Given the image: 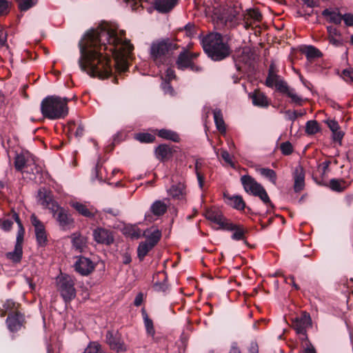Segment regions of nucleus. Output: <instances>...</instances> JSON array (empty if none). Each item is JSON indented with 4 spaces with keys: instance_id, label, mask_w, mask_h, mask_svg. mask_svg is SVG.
<instances>
[{
    "instance_id": "obj_8",
    "label": "nucleus",
    "mask_w": 353,
    "mask_h": 353,
    "mask_svg": "<svg viewBox=\"0 0 353 353\" xmlns=\"http://www.w3.org/2000/svg\"><path fill=\"white\" fill-rule=\"evenodd\" d=\"M14 163L15 169L22 173L34 174L35 171L37 172L34 157L29 152L17 154Z\"/></svg>"
},
{
    "instance_id": "obj_45",
    "label": "nucleus",
    "mask_w": 353,
    "mask_h": 353,
    "mask_svg": "<svg viewBox=\"0 0 353 353\" xmlns=\"http://www.w3.org/2000/svg\"><path fill=\"white\" fill-rule=\"evenodd\" d=\"M12 3L8 0H0V17L6 16L11 10Z\"/></svg>"
},
{
    "instance_id": "obj_41",
    "label": "nucleus",
    "mask_w": 353,
    "mask_h": 353,
    "mask_svg": "<svg viewBox=\"0 0 353 353\" xmlns=\"http://www.w3.org/2000/svg\"><path fill=\"white\" fill-rule=\"evenodd\" d=\"M327 32L329 33V38L330 42L333 43L334 44L339 43L341 37L336 27L332 26H328Z\"/></svg>"
},
{
    "instance_id": "obj_58",
    "label": "nucleus",
    "mask_w": 353,
    "mask_h": 353,
    "mask_svg": "<svg viewBox=\"0 0 353 353\" xmlns=\"http://www.w3.org/2000/svg\"><path fill=\"white\" fill-rule=\"evenodd\" d=\"M303 3L309 8H314L319 6V2L316 0H301Z\"/></svg>"
},
{
    "instance_id": "obj_7",
    "label": "nucleus",
    "mask_w": 353,
    "mask_h": 353,
    "mask_svg": "<svg viewBox=\"0 0 353 353\" xmlns=\"http://www.w3.org/2000/svg\"><path fill=\"white\" fill-rule=\"evenodd\" d=\"M12 219H14V221L17 223L19 228L17 234L14 250L12 252H8L6 254V256L12 261L18 263L22 258L25 229L17 213L13 212L12 214Z\"/></svg>"
},
{
    "instance_id": "obj_39",
    "label": "nucleus",
    "mask_w": 353,
    "mask_h": 353,
    "mask_svg": "<svg viewBox=\"0 0 353 353\" xmlns=\"http://www.w3.org/2000/svg\"><path fill=\"white\" fill-rule=\"evenodd\" d=\"M154 246L147 241H142L139 243L137 248V255L139 259L142 261L148 252L153 249Z\"/></svg>"
},
{
    "instance_id": "obj_24",
    "label": "nucleus",
    "mask_w": 353,
    "mask_h": 353,
    "mask_svg": "<svg viewBox=\"0 0 353 353\" xmlns=\"http://www.w3.org/2000/svg\"><path fill=\"white\" fill-rule=\"evenodd\" d=\"M294 190L296 192L302 191L305 187V171L303 168L299 165L293 172Z\"/></svg>"
},
{
    "instance_id": "obj_50",
    "label": "nucleus",
    "mask_w": 353,
    "mask_h": 353,
    "mask_svg": "<svg viewBox=\"0 0 353 353\" xmlns=\"http://www.w3.org/2000/svg\"><path fill=\"white\" fill-rule=\"evenodd\" d=\"M221 157L226 163L230 164L232 168L234 167V163L232 161V158L228 152H227L225 150H222L221 151Z\"/></svg>"
},
{
    "instance_id": "obj_47",
    "label": "nucleus",
    "mask_w": 353,
    "mask_h": 353,
    "mask_svg": "<svg viewBox=\"0 0 353 353\" xmlns=\"http://www.w3.org/2000/svg\"><path fill=\"white\" fill-rule=\"evenodd\" d=\"M72 244L77 250L82 252L85 247V240L82 236H77L73 239Z\"/></svg>"
},
{
    "instance_id": "obj_19",
    "label": "nucleus",
    "mask_w": 353,
    "mask_h": 353,
    "mask_svg": "<svg viewBox=\"0 0 353 353\" xmlns=\"http://www.w3.org/2000/svg\"><path fill=\"white\" fill-rule=\"evenodd\" d=\"M262 14L258 9H248L246 10L243 14V24L245 29L257 27L259 23L262 21Z\"/></svg>"
},
{
    "instance_id": "obj_1",
    "label": "nucleus",
    "mask_w": 353,
    "mask_h": 353,
    "mask_svg": "<svg viewBox=\"0 0 353 353\" xmlns=\"http://www.w3.org/2000/svg\"><path fill=\"white\" fill-rule=\"evenodd\" d=\"M123 31L119 34L113 30L88 34L85 44H80L81 69L91 77L106 79L112 73L110 57L113 56L116 70L119 72L127 71L134 46L130 41L123 40Z\"/></svg>"
},
{
    "instance_id": "obj_37",
    "label": "nucleus",
    "mask_w": 353,
    "mask_h": 353,
    "mask_svg": "<svg viewBox=\"0 0 353 353\" xmlns=\"http://www.w3.org/2000/svg\"><path fill=\"white\" fill-rule=\"evenodd\" d=\"M302 52L305 55L309 61H312L322 56L321 52L312 46H305L303 49Z\"/></svg>"
},
{
    "instance_id": "obj_62",
    "label": "nucleus",
    "mask_w": 353,
    "mask_h": 353,
    "mask_svg": "<svg viewBox=\"0 0 353 353\" xmlns=\"http://www.w3.org/2000/svg\"><path fill=\"white\" fill-rule=\"evenodd\" d=\"M103 211L113 216H117L120 214V210L117 208H105Z\"/></svg>"
},
{
    "instance_id": "obj_49",
    "label": "nucleus",
    "mask_w": 353,
    "mask_h": 353,
    "mask_svg": "<svg viewBox=\"0 0 353 353\" xmlns=\"http://www.w3.org/2000/svg\"><path fill=\"white\" fill-rule=\"evenodd\" d=\"M341 77L348 83H353V69L347 68L343 70Z\"/></svg>"
},
{
    "instance_id": "obj_29",
    "label": "nucleus",
    "mask_w": 353,
    "mask_h": 353,
    "mask_svg": "<svg viewBox=\"0 0 353 353\" xmlns=\"http://www.w3.org/2000/svg\"><path fill=\"white\" fill-rule=\"evenodd\" d=\"M176 3L177 0H156L154 6L157 10L165 13L170 11Z\"/></svg>"
},
{
    "instance_id": "obj_38",
    "label": "nucleus",
    "mask_w": 353,
    "mask_h": 353,
    "mask_svg": "<svg viewBox=\"0 0 353 353\" xmlns=\"http://www.w3.org/2000/svg\"><path fill=\"white\" fill-rule=\"evenodd\" d=\"M329 187L333 191L341 192L347 188V183L344 179H332L330 181Z\"/></svg>"
},
{
    "instance_id": "obj_48",
    "label": "nucleus",
    "mask_w": 353,
    "mask_h": 353,
    "mask_svg": "<svg viewBox=\"0 0 353 353\" xmlns=\"http://www.w3.org/2000/svg\"><path fill=\"white\" fill-rule=\"evenodd\" d=\"M280 149L282 154L284 155H290L293 152L292 145L289 141L282 143L280 145Z\"/></svg>"
},
{
    "instance_id": "obj_9",
    "label": "nucleus",
    "mask_w": 353,
    "mask_h": 353,
    "mask_svg": "<svg viewBox=\"0 0 353 353\" xmlns=\"http://www.w3.org/2000/svg\"><path fill=\"white\" fill-rule=\"evenodd\" d=\"M57 288L65 302L70 301L76 296L74 279L68 274L57 278Z\"/></svg>"
},
{
    "instance_id": "obj_26",
    "label": "nucleus",
    "mask_w": 353,
    "mask_h": 353,
    "mask_svg": "<svg viewBox=\"0 0 353 353\" xmlns=\"http://www.w3.org/2000/svg\"><path fill=\"white\" fill-rule=\"evenodd\" d=\"M249 97L256 106L266 108L269 105L266 96L259 90H255L253 92L249 93Z\"/></svg>"
},
{
    "instance_id": "obj_52",
    "label": "nucleus",
    "mask_w": 353,
    "mask_h": 353,
    "mask_svg": "<svg viewBox=\"0 0 353 353\" xmlns=\"http://www.w3.org/2000/svg\"><path fill=\"white\" fill-rule=\"evenodd\" d=\"M342 20L344 21L345 25L348 26H353V14L350 13H346L342 15Z\"/></svg>"
},
{
    "instance_id": "obj_15",
    "label": "nucleus",
    "mask_w": 353,
    "mask_h": 353,
    "mask_svg": "<svg viewBox=\"0 0 353 353\" xmlns=\"http://www.w3.org/2000/svg\"><path fill=\"white\" fill-rule=\"evenodd\" d=\"M51 213L63 229L70 228L73 225L74 219L66 210L59 205Z\"/></svg>"
},
{
    "instance_id": "obj_11",
    "label": "nucleus",
    "mask_w": 353,
    "mask_h": 353,
    "mask_svg": "<svg viewBox=\"0 0 353 353\" xmlns=\"http://www.w3.org/2000/svg\"><path fill=\"white\" fill-rule=\"evenodd\" d=\"M205 216L208 220L218 225L220 229H232L230 221L218 209H208L205 212Z\"/></svg>"
},
{
    "instance_id": "obj_18",
    "label": "nucleus",
    "mask_w": 353,
    "mask_h": 353,
    "mask_svg": "<svg viewBox=\"0 0 353 353\" xmlns=\"http://www.w3.org/2000/svg\"><path fill=\"white\" fill-rule=\"evenodd\" d=\"M312 326V319L310 315L303 312L300 316L296 317L293 321V327L296 333L306 336L307 328Z\"/></svg>"
},
{
    "instance_id": "obj_40",
    "label": "nucleus",
    "mask_w": 353,
    "mask_h": 353,
    "mask_svg": "<svg viewBox=\"0 0 353 353\" xmlns=\"http://www.w3.org/2000/svg\"><path fill=\"white\" fill-rule=\"evenodd\" d=\"M142 314H143L144 325H145L147 333L151 336H154L155 331H154L152 320L148 317L145 310H142Z\"/></svg>"
},
{
    "instance_id": "obj_53",
    "label": "nucleus",
    "mask_w": 353,
    "mask_h": 353,
    "mask_svg": "<svg viewBox=\"0 0 353 353\" xmlns=\"http://www.w3.org/2000/svg\"><path fill=\"white\" fill-rule=\"evenodd\" d=\"M7 41V33L3 26L0 25V46H3Z\"/></svg>"
},
{
    "instance_id": "obj_5",
    "label": "nucleus",
    "mask_w": 353,
    "mask_h": 353,
    "mask_svg": "<svg viewBox=\"0 0 353 353\" xmlns=\"http://www.w3.org/2000/svg\"><path fill=\"white\" fill-rule=\"evenodd\" d=\"M265 85L269 88L275 87L277 91L290 97L293 103L301 104L302 102V98L296 93L295 90L290 88L281 76L274 71L273 65L270 67Z\"/></svg>"
},
{
    "instance_id": "obj_10",
    "label": "nucleus",
    "mask_w": 353,
    "mask_h": 353,
    "mask_svg": "<svg viewBox=\"0 0 353 353\" xmlns=\"http://www.w3.org/2000/svg\"><path fill=\"white\" fill-rule=\"evenodd\" d=\"M105 342L112 350L117 353L125 352L128 350L127 345L117 331L108 330L105 334Z\"/></svg>"
},
{
    "instance_id": "obj_42",
    "label": "nucleus",
    "mask_w": 353,
    "mask_h": 353,
    "mask_svg": "<svg viewBox=\"0 0 353 353\" xmlns=\"http://www.w3.org/2000/svg\"><path fill=\"white\" fill-rule=\"evenodd\" d=\"M21 11H27L37 3V0H15Z\"/></svg>"
},
{
    "instance_id": "obj_21",
    "label": "nucleus",
    "mask_w": 353,
    "mask_h": 353,
    "mask_svg": "<svg viewBox=\"0 0 353 353\" xmlns=\"http://www.w3.org/2000/svg\"><path fill=\"white\" fill-rule=\"evenodd\" d=\"M38 196L39 203L44 208H48L50 212L55 211L54 210L59 205L54 200L52 193L45 189L39 190Z\"/></svg>"
},
{
    "instance_id": "obj_31",
    "label": "nucleus",
    "mask_w": 353,
    "mask_h": 353,
    "mask_svg": "<svg viewBox=\"0 0 353 353\" xmlns=\"http://www.w3.org/2000/svg\"><path fill=\"white\" fill-rule=\"evenodd\" d=\"M168 210V205L161 200L155 201L150 206L151 212L157 216H160L163 215Z\"/></svg>"
},
{
    "instance_id": "obj_22",
    "label": "nucleus",
    "mask_w": 353,
    "mask_h": 353,
    "mask_svg": "<svg viewBox=\"0 0 353 353\" xmlns=\"http://www.w3.org/2000/svg\"><path fill=\"white\" fill-rule=\"evenodd\" d=\"M176 65L179 69L185 70L187 68H190L192 71L194 72H200L202 70V68L199 65H196L193 61L191 60V57L188 55V53H186L185 51L180 53L176 61Z\"/></svg>"
},
{
    "instance_id": "obj_35",
    "label": "nucleus",
    "mask_w": 353,
    "mask_h": 353,
    "mask_svg": "<svg viewBox=\"0 0 353 353\" xmlns=\"http://www.w3.org/2000/svg\"><path fill=\"white\" fill-rule=\"evenodd\" d=\"M214 120L216 128L221 132H225L226 127L223 120V114L220 109H215L213 110Z\"/></svg>"
},
{
    "instance_id": "obj_2",
    "label": "nucleus",
    "mask_w": 353,
    "mask_h": 353,
    "mask_svg": "<svg viewBox=\"0 0 353 353\" xmlns=\"http://www.w3.org/2000/svg\"><path fill=\"white\" fill-rule=\"evenodd\" d=\"M70 101L67 97L52 95L44 98L41 103V112L48 119L56 120L65 118L69 112L68 106Z\"/></svg>"
},
{
    "instance_id": "obj_6",
    "label": "nucleus",
    "mask_w": 353,
    "mask_h": 353,
    "mask_svg": "<svg viewBox=\"0 0 353 353\" xmlns=\"http://www.w3.org/2000/svg\"><path fill=\"white\" fill-rule=\"evenodd\" d=\"M241 182L247 193L259 197L265 205L273 206L265 188L252 176L248 174L243 175L241 177Z\"/></svg>"
},
{
    "instance_id": "obj_44",
    "label": "nucleus",
    "mask_w": 353,
    "mask_h": 353,
    "mask_svg": "<svg viewBox=\"0 0 353 353\" xmlns=\"http://www.w3.org/2000/svg\"><path fill=\"white\" fill-rule=\"evenodd\" d=\"M124 234L133 239H139L141 237V230L136 226H130L125 228Z\"/></svg>"
},
{
    "instance_id": "obj_63",
    "label": "nucleus",
    "mask_w": 353,
    "mask_h": 353,
    "mask_svg": "<svg viewBox=\"0 0 353 353\" xmlns=\"http://www.w3.org/2000/svg\"><path fill=\"white\" fill-rule=\"evenodd\" d=\"M143 301V294L142 293H139L136 296V297L134 299V304L136 306H140L142 304Z\"/></svg>"
},
{
    "instance_id": "obj_54",
    "label": "nucleus",
    "mask_w": 353,
    "mask_h": 353,
    "mask_svg": "<svg viewBox=\"0 0 353 353\" xmlns=\"http://www.w3.org/2000/svg\"><path fill=\"white\" fill-rule=\"evenodd\" d=\"M13 225V221L10 219H5L1 222V228L5 231H9Z\"/></svg>"
},
{
    "instance_id": "obj_64",
    "label": "nucleus",
    "mask_w": 353,
    "mask_h": 353,
    "mask_svg": "<svg viewBox=\"0 0 353 353\" xmlns=\"http://www.w3.org/2000/svg\"><path fill=\"white\" fill-rule=\"evenodd\" d=\"M153 287L156 291H165L167 288L165 283H156Z\"/></svg>"
},
{
    "instance_id": "obj_12",
    "label": "nucleus",
    "mask_w": 353,
    "mask_h": 353,
    "mask_svg": "<svg viewBox=\"0 0 353 353\" xmlns=\"http://www.w3.org/2000/svg\"><path fill=\"white\" fill-rule=\"evenodd\" d=\"M30 221L34 228L37 244L41 247H45L48 243V236L43 223L34 214L30 216Z\"/></svg>"
},
{
    "instance_id": "obj_51",
    "label": "nucleus",
    "mask_w": 353,
    "mask_h": 353,
    "mask_svg": "<svg viewBox=\"0 0 353 353\" xmlns=\"http://www.w3.org/2000/svg\"><path fill=\"white\" fill-rule=\"evenodd\" d=\"M330 161H325L319 165V170L321 174L324 175L328 170L329 166L330 165Z\"/></svg>"
},
{
    "instance_id": "obj_33",
    "label": "nucleus",
    "mask_w": 353,
    "mask_h": 353,
    "mask_svg": "<svg viewBox=\"0 0 353 353\" xmlns=\"http://www.w3.org/2000/svg\"><path fill=\"white\" fill-rule=\"evenodd\" d=\"M157 134L164 139L170 140L174 142L178 143L180 141V137L179 134L171 130L161 129L157 130Z\"/></svg>"
},
{
    "instance_id": "obj_28",
    "label": "nucleus",
    "mask_w": 353,
    "mask_h": 353,
    "mask_svg": "<svg viewBox=\"0 0 353 353\" xmlns=\"http://www.w3.org/2000/svg\"><path fill=\"white\" fill-rule=\"evenodd\" d=\"M72 207L80 214L87 218H93L97 214V210L94 211L93 208H88L85 205L79 202L73 203Z\"/></svg>"
},
{
    "instance_id": "obj_23",
    "label": "nucleus",
    "mask_w": 353,
    "mask_h": 353,
    "mask_svg": "<svg viewBox=\"0 0 353 353\" xmlns=\"http://www.w3.org/2000/svg\"><path fill=\"white\" fill-rule=\"evenodd\" d=\"M94 239L101 244L110 245L114 241V237L110 230L97 228L93 231Z\"/></svg>"
},
{
    "instance_id": "obj_60",
    "label": "nucleus",
    "mask_w": 353,
    "mask_h": 353,
    "mask_svg": "<svg viewBox=\"0 0 353 353\" xmlns=\"http://www.w3.org/2000/svg\"><path fill=\"white\" fill-rule=\"evenodd\" d=\"M165 78L168 81H171L175 78L174 71L172 68H169L165 71Z\"/></svg>"
},
{
    "instance_id": "obj_20",
    "label": "nucleus",
    "mask_w": 353,
    "mask_h": 353,
    "mask_svg": "<svg viewBox=\"0 0 353 353\" xmlns=\"http://www.w3.org/2000/svg\"><path fill=\"white\" fill-rule=\"evenodd\" d=\"M74 270L82 276H88L95 269V264L90 259L80 256L74 264Z\"/></svg>"
},
{
    "instance_id": "obj_30",
    "label": "nucleus",
    "mask_w": 353,
    "mask_h": 353,
    "mask_svg": "<svg viewBox=\"0 0 353 353\" xmlns=\"http://www.w3.org/2000/svg\"><path fill=\"white\" fill-rule=\"evenodd\" d=\"M147 242L155 246L161 238V231L157 228H152L144 232Z\"/></svg>"
},
{
    "instance_id": "obj_59",
    "label": "nucleus",
    "mask_w": 353,
    "mask_h": 353,
    "mask_svg": "<svg viewBox=\"0 0 353 353\" xmlns=\"http://www.w3.org/2000/svg\"><path fill=\"white\" fill-rule=\"evenodd\" d=\"M243 68H241V72H239L236 70V73H235V74L232 75V79L233 80V82L234 83H236L239 82V81L241 79V77H243Z\"/></svg>"
},
{
    "instance_id": "obj_34",
    "label": "nucleus",
    "mask_w": 353,
    "mask_h": 353,
    "mask_svg": "<svg viewBox=\"0 0 353 353\" xmlns=\"http://www.w3.org/2000/svg\"><path fill=\"white\" fill-rule=\"evenodd\" d=\"M232 229H225L228 231H233L232 239L235 241L242 240L245 237V233L246 230L241 225L234 224L230 221Z\"/></svg>"
},
{
    "instance_id": "obj_13",
    "label": "nucleus",
    "mask_w": 353,
    "mask_h": 353,
    "mask_svg": "<svg viewBox=\"0 0 353 353\" xmlns=\"http://www.w3.org/2000/svg\"><path fill=\"white\" fill-rule=\"evenodd\" d=\"M168 194L174 201L179 203H185L187 201L188 190L183 182H178L172 184L168 190Z\"/></svg>"
},
{
    "instance_id": "obj_3",
    "label": "nucleus",
    "mask_w": 353,
    "mask_h": 353,
    "mask_svg": "<svg viewBox=\"0 0 353 353\" xmlns=\"http://www.w3.org/2000/svg\"><path fill=\"white\" fill-rule=\"evenodd\" d=\"M205 53L214 61H221L230 55L229 46L223 42L219 33H210L202 39Z\"/></svg>"
},
{
    "instance_id": "obj_4",
    "label": "nucleus",
    "mask_w": 353,
    "mask_h": 353,
    "mask_svg": "<svg viewBox=\"0 0 353 353\" xmlns=\"http://www.w3.org/2000/svg\"><path fill=\"white\" fill-rule=\"evenodd\" d=\"M177 48L178 45L168 38L155 40L150 48L151 59L157 65L168 63Z\"/></svg>"
},
{
    "instance_id": "obj_61",
    "label": "nucleus",
    "mask_w": 353,
    "mask_h": 353,
    "mask_svg": "<svg viewBox=\"0 0 353 353\" xmlns=\"http://www.w3.org/2000/svg\"><path fill=\"white\" fill-rule=\"evenodd\" d=\"M248 353H259V346L256 342H251L248 347Z\"/></svg>"
},
{
    "instance_id": "obj_17",
    "label": "nucleus",
    "mask_w": 353,
    "mask_h": 353,
    "mask_svg": "<svg viewBox=\"0 0 353 353\" xmlns=\"http://www.w3.org/2000/svg\"><path fill=\"white\" fill-rule=\"evenodd\" d=\"M23 312L21 303L8 299L4 301L0 306V316H10Z\"/></svg>"
},
{
    "instance_id": "obj_56",
    "label": "nucleus",
    "mask_w": 353,
    "mask_h": 353,
    "mask_svg": "<svg viewBox=\"0 0 353 353\" xmlns=\"http://www.w3.org/2000/svg\"><path fill=\"white\" fill-rule=\"evenodd\" d=\"M327 124L331 131H336L340 127L338 122L334 120H328Z\"/></svg>"
},
{
    "instance_id": "obj_25",
    "label": "nucleus",
    "mask_w": 353,
    "mask_h": 353,
    "mask_svg": "<svg viewBox=\"0 0 353 353\" xmlns=\"http://www.w3.org/2000/svg\"><path fill=\"white\" fill-rule=\"evenodd\" d=\"M322 16L327 21L334 24H340L342 21V14L338 9L327 8L322 13Z\"/></svg>"
},
{
    "instance_id": "obj_46",
    "label": "nucleus",
    "mask_w": 353,
    "mask_h": 353,
    "mask_svg": "<svg viewBox=\"0 0 353 353\" xmlns=\"http://www.w3.org/2000/svg\"><path fill=\"white\" fill-rule=\"evenodd\" d=\"M136 139L141 143H152L155 140V137L150 133H138L136 134Z\"/></svg>"
},
{
    "instance_id": "obj_43",
    "label": "nucleus",
    "mask_w": 353,
    "mask_h": 353,
    "mask_svg": "<svg viewBox=\"0 0 353 353\" xmlns=\"http://www.w3.org/2000/svg\"><path fill=\"white\" fill-rule=\"evenodd\" d=\"M320 130L319 123L315 120H311L306 123L305 132L307 134H314Z\"/></svg>"
},
{
    "instance_id": "obj_27",
    "label": "nucleus",
    "mask_w": 353,
    "mask_h": 353,
    "mask_svg": "<svg viewBox=\"0 0 353 353\" xmlns=\"http://www.w3.org/2000/svg\"><path fill=\"white\" fill-rule=\"evenodd\" d=\"M225 203L233 208L238 210H243L245 207V201L241 196H230L224 194Z\"/></svg>"
},
{
    "instance_id": "obj_57",
    "label": "nucleus",
    "mask_w": 353,
    "mask_h": 353,
    "mask_svg": "<svg viewBox=\"0 0 353 353\" xmlns=\"http://www.w3.org/2000/svg\"><path fill=\"white\" fill-rule=\"evenodd\" d=\"M83 132H84V127L83 125L79 123L78 125L76 130L74 131V136L77 138H80L83 135Z\"/></svg>"
},
{
    "instance_id": "obj_16",
    "label": "nucleus",
    "mask_w": 353,
    "mask_h": 353,
    "mask_svg": "<svg viewBox=\"0 0 353 353\" xmlns=\"http://www.w3.org/2000/svg\"><path fill=\"white\" fill-rule=\"evenodd\" d=\"M252 56L253 53L248 47H244L236 51L234 55L236 70L241 72V63L250 64Z\"/></svg>"
},
{
    "instance_id": "obj_36",
    "label": "nucleus",
    "mask_w": 353,
    "mask_h": 353,
    "mask_svg": "<svg viewBox=\"0 0 353 353\" xmlns=\"http://www.w3.org/2000/svg\"><path fill=\"white\" fill-rule=\"evenodd\" d=\"M256 171L263 177L268 179L273 185L276 184L277 174L276 172L270 168H261Z\"/></svg>"
},
{
    "instance_id": "obj_55",
    "label": "nucleus",
    "mask_w": 353,
    "mask_h": 353,
    "mask_svg": "<svg viewBox=\"0 0 353 353\" xmlns=\"http://www.w3.org/2000/svg\"><path fill=\"white\" fill-rule=\"evenodd\" d=\"M332 132L334 140L336 141H341L343 137L344 134L341 130H340V128H337L336 131Z\"/></svg>"
},
{
    "instance_id": "obj_32",
    "label": "nucleus",
    "mask_w": 353,
    "mask_h": 353,
    "mask_svg": "<svg viewBox=\"0 0 353 353\" xmlns=\"http://www.w3.org/2000/svg\"><path fill=\"white\" fill-rule=\"evenodd\" d=\"M158 159L165 161L168 159L172 154L171 148L166 144L159 145L155 150Z\"/></svg>"
},
{
    "instance_id": "obj_14",
    "label": "nucleus",
    "mask_w": 353,
    "mask_h": 353,
    "mask_svg": "<svg viewBox=\"0 0 353 353\" xmlns=\"http://www.w3.org/2000/svg\"><path fill=\"white\" fill-rule=\"evenodd\" d=\"M26 324V320L23 312L7 316L6 319V327L12 333L17 332L22 328H25Z\"/></svg>"
}]
</instances>
